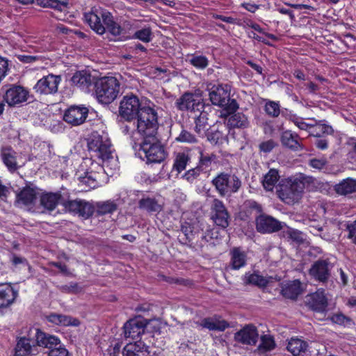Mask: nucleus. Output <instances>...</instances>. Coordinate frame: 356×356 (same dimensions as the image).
<instances>
[{"label":"nucleus","mask_w":356,"mask_h":356,"mask_svg":"<svg viewBox=\"0 0 356 356\" xmlns=\"http://www.w3.org/2000/svg\"><path fill=\"white\" fill-rule=\"evenodd\" d=\"M83 19L99 35H103L106 31L115 37H121L125 33L124 29L114 20L111 13L100 6H94L86 12Z\"/></svg>","instance_id":"f257e3e1"},{"label":"nucleus","mask_w":356,"mask_h":356,"mask_svg":"<svg viewBox=\"0 0 356 356\" xmlns=\"http://www.w3.org/2000/svg\"><path fill=\"white\" fill-rule=\"evenodd\" d=\"M88 147L94 156L101 160L105 161L106 166H111L113 169H118V161L108 135L102 134L97 131L92 132L88 139Z\"/></svg>","instance_id":"f03ea898"},{"label":"nucleus","mask_w":356,"mask_h":356,"mask_svg":"<svg viewBox=\"0 0 356 356\" xmlns=\"http://www.w3.org/2000/svg\"><path fill=\"white\" fill-rule=\"evenodd\" d=\"M132 147L138 157L147 163H161L167 156L164 146L156 136L154 137V140L145 139L140 143L134 142Z\"/></svg>","instance_id":"7ed1b4c3"},{"label":"nucleus","mask_w":356,"mask_h":356,"mask_svg":"<svg viewBox=\"0 0 356 356\" xmlns=\"http://www.w3.org/2000/svg\"><path fill=\"white\" fill-rule=\"evenodd\" d=\"M132 122L136 128L137 134L143 138V140H154V137L156 136L159 123L157 113L154 108L143 106L140 113Z\"/></svg>","instance_id":"20e7f679"},{"label":"nucleus","mask_w":356,"mask_h":356,"mask_svg":"<svg viewBox=\"0 0 356 356\" xmlns=\"http://www.w3.org/2000/svg\"><path fill=\"white\" fill-rule=\"evenodd\" d=\"M95 95L99 102L109 104L118 96L120 83L114 76H104L94 83Z\"/></svg>","instance_id":"39448f33"},{"label":"nucleus","mask_w":356,"mask_h":356,"mask_svg":"<svg viewBox=\"0 0 356 356\" xmlns=\"http://www.w3.org/2000/svg\"><path fill=\"white\" fill-rule=\"evenodd\" d=\"M231 86L228 84L213 85L209 92L212 104L220 107L227 114H231L238 108V104L230 98Z\"/></svg>","instance_id":"423d86ee"},{"label":"nucleus","mask_w":356,"mask_h":356,"mask_svg":"<svg viewBox=\"0 0 356 356\" xmlns=\"http://www.w3.org/2000/svg\"><path fill=\"white\" fill-rule=\"evenodd\" d=\"M211 184L221 197H230L237 193L242 187L241 179L232 172L218 173L213 178Z\"/></svg>","instance_id":"0eeeda50"},{"label":"nucleus","mask_w":356,"mask_h":356,"mask_svg":"<svg viewBox=\"0 0 356 356\" xmlns=\"http://www.w3.org/2000/svg\"><path fill=\"white\" fill-rule=\"evenodd\" d=\"M304 188V183L298 179H283L277 188V194L284 203L293 204L300 199Z\"/></svg>","instance_id":"6e6552de"},{"label":"nucleus","mask_w":356,"mask_h":356,"mask_svg":"<svg viewBox=\"0 0 356 356\" xmlns=\"http://www.w3.org/2000/svg\"><path fill=\"white\" fill-rule=\"evenodd\" d=\"M143 108L139 99L136 95H126L120 101L119 113L122 118L131 123L140 113Z\"/></svg>","instance_id":"1a4fd4ad"},{"label":"nucleus","mask_w":356,"mask_h":356,"mask_svg":"<svg viewBox=\"0 0 356 356\" xmlns=\"http://www.w3.org/2000/svg\"><path fill=\"white\" fill-rule=\"evenodd\" d=\"M175 104L179 111H186L193 113L201 111L204 108L201 96L193 92H185L177 99Z\"/></svg>","instance_id":"9d476101"},{"label":"nucleus","mask_w":356,"mask_h":356,"mask_svg":"<svg viewBox=\"0 0 356 356\" xmlns=\"http://www.w3.org/2000/svg\"><path fill=\"white\" fill-rule=\"evenodd\" d=\"M61 80L60 75L49 74L37 81L33 86V90L40 95H54L58 92Z\"/></svg>","instance_id":"9b49d317"},{"label":"nucleus","mask_w":356,"mask_h":356,"mask_svg":"<svg viewBox=\"0 0 356 356\" xmlns=\"http://www.w3.org/2000/svg\"><path fill=\"white\" fill-rule=\"evenodd\" d=\"M4 99L10 106H15L33 100V96L31 95L24 87L13 84L6 90Z\"/></svg>","instance_id":"f8f14e48"},{"label":"nucleus","mask_w":356,"mask_h":356,"mask_svg":"<svg viewBox=\"0 0 356 356\" xmlns=\"http://www.w3.org/2000/svg\"><path fill=\"white\" fill-rule=\"evenodd\" d=\"M211 214L212 220L217 226L222 229L228 227L229 215L222 201L217 198L213 200Z\"/></svg>","instance_id":"ddd939ff"},{"label":"nucleus","mask_w":356,"mask_h":356,"mask_svg":"<svg viewBox=\"0 0 356 356\" xmlns=\"http://www.w3.org/2000/svg\"><path fill=\"white\" fill-rule=\"evenodd\" d=\"M88 115V108L84 105H72L64 113L63 120L72 126L83 124Z\"/></svg>","instance_id":"4468645a"},{"label":"nucleus","mask_w":356,"mask_h":356,"mask_svg":"<svg viewBox=\"0 0 356 356\" xmlns=\"http://www.w3.org/2000/svg\"><path fill=\"white\" fill-rule=\"evenodd\" d=\"M332 264L327 259L316 261L309 269V275L315 280L325 283L330 277Z\"/></svg>","instance_id":"2eb2a0df"},{"label":"nucleus","mask_w":356,"mask_h":356,"mask_svg":"<svg viewBox=\"0 0 356 356\" xmlns=\"http://www.w3.org/2000/svg\"><path fill=\"white\" fill-rule=\"evenodd\" d=\"M38 192L35 187L27 186L23 188L16 196V204L19 207L32 209L38 200Z\"/></svg>","instance_id":"dca6fc26"},{"label":"nucleus","mask_w":356,"mask_h":356,"mask_svg":"<svg viewBox=\"0 0 356 356\" xmlns=\"http://www.w3.org/2000/svg\"><path fill=\"white\" fill-rule=\"evenodd\" d=\"M256 229L262 234L275 232L282 229V223L270 216L261 214L256 218Z\"/></svg>","instance_id":"f3484780"},{"label":"nucleus","mask_w":356,"mask_h":356,"mask_svg":"<svg viewBox=\"0 0 356 356\" xmlns=\"http://www.w3.org/2000/svg\"><path fill=\"white\" fill-rule=\"evenodd\" d=\"M0 159L8 170L16 172L21 165L18 163V154L10 146H2L0 149Z\"/></svg>","instance_id":"a211bd4d"},{"label":"nucleus","mask_w":356,"mask_h":356,"mask_svg":"<svg viewBox=\"0 0 356 356\" xmlns=\"http://www.w3.org/2000/svg\"><path fill=\"white\" fill-rule=\"evenodd\" d=\"M18 291L10 284L0 283V309L11 306L18 296Z\"/></svg>","instance_id":"6ab92c4d"},{"label":"nucleus","mask_w":356,"mask_h":356,"mask_svg":"<svg viewBox=\"0 0 356 356\" xmlns=\"http://www.w3.org/2000/svg\"><path fill=\"white\" fill-rule=\"evenodd\" d=\"M123 328L125 338L137 339L145 332V324L141 319L134 318L128 321Z\"/></svg>","instance_id":"aec40b11"},{"label":"nucleus","mask_w":356,"mask_h":356,"mask_svg":"<svg viewBox=\"0 0 356 356\" xmlns=\"http://www.w3.org/2000/svg\"><path fill=\"white\" fill-rule=\"evenodd\" d=\"M258 338L259 334L254 325H247L235 334L236 341L245 345H255Z\"/></svg>","instance_id":"412c9836"},{"label":"nucleus","mask_w":356,"mask_h":356,"mask_svg":"<svg viewBox=\"0 0 356 356\" xmlns=\"http://www.w3.org/2000/svg\"><path fill=\"white\" fill-rule=\"evenodd\" d=\"M94 77L87 71H79L71 79L72 83L85 92L90 91V88L94 84Z\"/></svg>","instance_id":"4be33fe9"},{"label":"nucleus","mask_w":356,"mask_h":356,"mask_svg":"<svg viewBox=\"0 0 356 356\" xmlns=\"http://www.w3.org/2000/svg\"><path fill=\"white\" fill-rule=\"evenodd\" d=\"M15 350V356H29L38 353L37 346L31 343V340L24 337L18 339Z\"/></svg>","instance_id":"5701e85b"},{"label":"nucleus","mask_w":356,"mask_h":356,"mask_svg":"<svg viewBox=\"0 0 356 356\" xmlns=\"http://www.w3.org/2000/svg\"><path fill=\"white\" fill-rule=\"evenodd\" d=\"M35 341L37 346L47 348L49 349V350L54 349L60 343L58 337L43 332L38 329L36 330L35 333Z\"/></svg>","instance_id":"b1692460"},{"label":"nucleus","mask_w":356,"mask_h":356,"mask_svg":"<svg viewBox=\"0 0 356 356\" xmlns=\"http://www.w3.org/2000/svg\"><path fill=\"white\" fill-rule=\"evenodd\" d=\"M181 230L188 242L193 241L196 238H201L202 241L204 242H209L210 239L213 238V233L211 231L208 230L206 233L195 232L193 230V227H192L188 222L182 224Z\"/></svg>","instance_id":"393cba45"},{"label":"nucleus","mask_w":356,"mask_h":356,"mask_svg":"<svg viewBox=\"0 0 356 356\" xmlns=\"http://www.w3.org/2000/svg\"><path fill=\"white\" fill-rule=\"evenodd\" d=\"M102 177L97 174L94 173L93 168L88 170L84 176L79 177V186L83 187L86 191L97 187L102 181Z\"/></svg>","instance_id":"a878e982"},{"label":"nucleus","mask_w":356,"mask_h":356,"mask_svg":"<svg viewBox=\"0 0 356 356\" xmlns=\"http://www.w3.org/2000/svg\"><path fill=\"white\" fill-rule=\"evenodd\" d=\"M123 356H147L148 346L140 340L127 343L123 348Z\"/></svg>","instance_id":"bb28decb"},{"label":"nucleus","mask_w":356,"mask_h":356,"mask_svg":"<svg viewBox=\"0 0 356 356\" xmlns=\"http://www.w3.org/2000/svg\"><path fill=\"white\" fill-rule=\"evenodd\" d=\"M63 200V197L58 193H46L40 197V204L47 210L51 211Z\"/></svg>","instance_id":"cd10ccee"},{"label":"nucleus","mask_w":356,"mask_h":356,"mask_svg":"<svg viewBox=\"0 0 356 356\" xmlns=\"http://www.w3.org/2000/svg\"><path fill=\"white\" fill-rule=\"evenodd\" d=\"M138 208L148 213H158L163 207L155 197L147 196L138 201Z\"/></svg>","instance_id":"c85d7f7f"},{"label":"nucleus","mask_w":356,"mask_h":356,"mask_svg":"<svg viewBox=\"0 0 356 356\" xmlns=\"http://www.w3.org/2000/svg\"><path fill=\"white\" fill-rule=\"evenodd\" d=\"M224 115H229L227 120V127L229 128L245 129L249 126L248 118L243 113L234 111L231 114L225 113Z\"/></svg>","instance_id":"c756f323"},{"label":"nucleus","mask_w":356,"mask_h":356,"mask_svg":"<svg viewBox=\"0 0 356 356\" xmlns=\"http://www.w3.org/2000/svg\"><path fill=\"white\" fill-rule=\"evenodd\" d=\"M299 136L290 130L282 132L281 136L282 144L293 151L301 149L302 147L299 143Z\"/></svg>","instance_id":"7c9ffc66"},{"label":"nucleus","mask_w":356,"mask_h":356,"mask_svg":"<svg viewBox=\"0 0 356 356\" xmlns=\"http://www.w3.org/2000/svg\"><path fill=\"white\" fill-rule=\"evenodd\" d=\"M120 204L119 199L98 202L96 204L97 213L99 216L112 214L117 211Z\"/></svg>","instance_id":"2f4dec72"},{"label":"nucleus","mask_w":356,"mask_h":356,"mask_svg":"<svg viewBox=\"0 0 356 356\" xmlns=\"http://www.w3.org/2000/svg\"><path fill=\"white\" fill-rule=\"evenodd\" d=\"M47 320L57 325L79 326L80 325V321L77 318L63 314H51L47 316Z\"/></svg>","instance_id":"473e14b6"},{"label":"nucleus","mask_w":356,"mask_h":356,"mask_svg":"<svg viewBox=\"0 0 356 356\" xmlns=\"http://www.w3.org/2000/svg\"><path fill=\"white\" fill-rule=\"evenodd\" d=\"M309 304L314 311L323 312L327 307V300L323 292H316L311 296Z\"/></svg>","instance_id":"72a5a7b5"},{"label":"nucleus","mask_w":356,"mask_h":356,"mask_svg":"<svg viewBox=\"0 0 356 356\" xmlns=\"http://www.w3.org/2000/svg\"><path fill=\"white\" fill-rule=\"evenodd\" d=\"M334 191L341 195H346L356 192V180L347 178L334 186Z\"/></svg>","instance_id":"f704fd0d"},{"label":"nucleus","mask_w":356,"mask_h":356,"mask_svg":"<svg viewBox=\"0 0 356 356\" xmlns=\"http://www.w3.org/2000/svg\"><path fill=\"white\" fill-rule=\"evenodd\" d=\"M301 283L299 280L286 283L282 289V294L283 296L290 299H296L298 296L301 293Z\"/></svg>","instance_id":"c9c22d12"},{"label":"nucleus","mask_w":356,"mask_h":356,"mask_svg":"<svg viewBox=\"0 0 356 356\" xmlns=\"http://www.w3.org/2000/svg\"><path fill=\"white\" fill-rule=\"evenodd\" d=\"M279 171L275 168L270 169L262 179V185L264 189L268 191H272L279 181Z\"/></svg>","instance_id":"e433bc0d"},{"label":"nucleus","mask_w":356,"mask_h":356,"mask_svg":"<svg viewBox=\"0 0 356 356\" xmlns=\"http://www.w3.org/2000/svg\"><path fill=\"white\" fill-rule=\"evenodd\" d=\"M232 267L234 270H238L246 264L247 255L244 251L238 248H235L231 251Z\"/></svg>","instance_id":"4c0bfd02"},{"label":"nucleus","mask_w":356,"mask_h":356,"mask_svg":"<svg viewBox=\"0 0 356 356\" xmlns=\"http://www.w3.org/2000/svg\"><path fill=\"white\" fill-rule=\"evenodd\" d=\"M243 282L246 284H251L259 287H266L268 282V277H264L258 273H245Z\"/></svg>","instance_id":"58836bf2"},{"label":"nucleus","mask_w":356,"mask_h":356,"mask_svg":"<svg viewBox=\"0 0 356 356\" xmlns=\"http://www.w3.org/2000/svg\"><path fill=\"white\" fill-rule=\"evenodd\" d=\"M275 346L274 337L270 334H264L261 336L257 350L259 354H264L275 349Z\"/></svg>","instance_id":"ea45409f"},{"label":"nucleus","mask_w":356,"mask_h":356,"mask_svg":"<svg viewBox=\"0 0 356 356\" xmlns=\"http://www.w3.org/2000/svg\"><path fill=\"white\" fill-rule=\"evenodd\" d=\"M307 348V342L298 338H291L286 346L287 350L294 356H298L301 353L305 352Z\"/></svg>","instance_id":"a19ab883"},{"label":"nucleus","mask_w":356,"mask_h":356,"mask_svg":"<svg viewBox=\"0 0 356 356\" xmlns=\"http://www.w3.org/2000/svg\"><path fill=\"white\" fill-rule=\"evenodd\" d=\"M207 140L213 145L222 144L227 140V135L218 127H213L207 133Z\"/></svg>","instance_id":"79ce46f5"},{"label":"nucleus","mask_w":356,"mask_h":356,"mask_svg":"<svg viewBox=\"0 0 356 356\" xmlns=\"http://www.w3.org/2000/svg\"><path fill=\"white\" fill-rule=\"evenodd\" d=\"M201 325L209 330L224 331L229 327V324L225 321L215 320L210 318H204L202 321Z\"/></svg>","instance_id":"37998d69"},{"label":"nucleus","mask_w":356,"mask_h":356,"mask_svg":"<svg viewBox=\"0 0 356 356\" xmlns=\"http://www.w3.org/2000/svg\"><path fill=\"white\" fill-rule=\"evenodd\" d=\"M102 161V164H99L96 162L91 161L90 167L89 168V170H91V168H93L94 173L97 174L102 177V179L104 178V175L106 174L107 176L112 177L114 175V172L118 170V169H113L111 167L106 166L105 165V161Z\"/></svg>","instance_id":"c03bdc74"},{"label":"nucleus","mask_w":356,"mask_h":356,"mask_svg":"<svg viewBox=\"0 0 356 356\" xmlns=\"http://www.w3.org/2000/svg\"><path fill=\"white\" fill-rule=\"evenodd\" d=\"M188 63L197 70H204L209 65V59L207 56L197 53L188 56Z\"/></svg>","instance_id":"a18cd8bd"},{"label":"nucleus","mask_w":356,"mask_h":356,"mask_svg":"<svg viewBox=\"0 0 356 356\" xmlns=\"http://www.w3.org/2000/svg\"><path fill=\"white\" fill-rule=\"evenodd\" d=\"M282 115L293 122L300 129L307 130L312 126L306 123L303 119L286 108L282 110Z\"/></svg>","instance_id":"49530a36"},{"label":"nucleus","mask_w":356,"mask_h":356,"mask_svg":"<svg viewBox=\"0 0 356 356\" xmlns=\"http://www.w3.org/2000/svg\"><path fill=\"white\" fill-rule=\"evenodd\" d=\"M208 113L202 109L195 113V130L198 134H201L204 131L207 125Z\"/></svg>","instance_id":"de8ad7c7"},{"label":"nucleus","mask_w":356,"mask_h":356,"mask_svg":"<svg viewBox=\"0 0 356 356\" xmlns=\"http://www.w3.org/2000/svg\"><path fill=\"white\" fill-rule=\"evenodd\" d=\"M264 110L267 115L273 118H277L282 112L279 102L270 99L265 100Z\"/></svg>","instance_id":"09e8293b"},{"label":"nucleus","mask_w":356,"mask_h":356,"mask_svg":"<svg viewBox=\"0 0 356 356\" xmlns=\"http://www.w3.org/2000/svg\"><path fill=\"white\" fill-rule=\"evenodd\" d=\"M190 161L189 156L184 153H178L175 159L172 169L180 173L186 168L188 163Z\"/></svg>","instance_id":"8fccbe9b"},{"label":"nucleus","mask_w":356,"mask_h":356,"mask_svg":"<svg viewBox=\"0 0 356 356\" xmlns=\"http://www.w3.org/2000/svg\"><path fill=\"white\" fill-rule=\"evenodd\" d=\"M133 38L139 40L145 43L151 42L153 38V33L151 27L147 26L136 31L133 35Z\"/></svg>","instance_id":"3c124183"},{"label":"nucleus","mask_w":356,"mask_h":356,"mask_svg":"<svg viewBox=\"0 0 356 356\" xmlns=\"http://www.w3.org/2000/svg\"><path fill=\"white\" fill-rule=\"evenodd\" d=\"M94 211L95 207L91 203L81 199L77 215L87 219L93 214Z\"/></svg>","instance_id":"603ef678"},{"label":"nucleus","mask_w":356,"mask_h":356,"mask_svg":"<svg viewBox=\"0 0 356 356\" xmlns=\"http://www.w3.org/2000/svg\"><path fill=\"white\" fill-rule=\"evenodd\" d=\"M314 130L311 132L310 135L316 138H320L322 135H331L333 134L334 130L330 125L325 124H318L312 127Z\"/></svg>","instance_id":"864d4df0"},{"label":"nucleus","mask_w":356,"mask_h":356,"mask_svg":"<svg viewBox=\"0 0 356 356\" xmlns=\"http://www.w3.org/2000/svg\"><path fill=\"white\" fill-rule=\"evenodd\" d=\"M43 7H49L62 10L67 5L68 0H37Z\"/></svg>","instance_id":"5fc2aeb1"},{"label":"nucleus","mask_w":356,"mask_h":356,"mask_svg":"<svg viewBox=\"0 0 356 356\" xmlns=\"http://www.w3.org/2000/svg\"><path fill=\"white\" fill-rule=\"evenodd\" d=\"M81 199H76L73 200H67L63 197L61 202V205L63 206L65 211L77 215L79 208L80 207Z\"/></svg>","instance_id":"6e6d98bb"},{"label":"nucleus","mask_w":356,"mask_h":356,"mask_svg":"<svg viewBox=\"0 0 356 356\" xmlns=\"http://www.w3.org/2000/svg\"><path fill=\"white\" fill-rule=\"evenodd\" d=\"M261 127L264 134L273 136L276 130H280L282 125H275L274 120H268L263 122Z\"/></svg>","instance_id":"4d7b16f0"},{"label":"nucleus","mask_w":356,"mask_h":356,"mask_svg":"<svg viewBox=\"0 0 356 356\" xmlns=\"http://www.w3.org/2000/svg\"><path fill=\"white\" fill-rule=\"evenodd\" d=\"M176 140L181 143H195L197 141L196 137L193 134L184 129H183L179 135L176 138Z\"/></svg>","instance_id":"13d9d810"},{"label":"nucleus","mask_w":356,"mask_h":356,"mask_svg":"<svg viewBox=\"0 0 356 356\" xmlns=\"http://www.w3.org/2000/svg\"><path fill=\"white\" fill-rule=\"evenodd\" d=\"M331 320L333 323L346 326L351 323V319L343 314H335L331 317Z\"/></svg>","instance_id":"bf43d9fd"},{"label":"nucleus","mask_w":356,"mask_h":356,"mask_svg":"<svg viewBox=\"0 0 356 356\" xmlns=\"http://www.w3.org/2000/svg\"><path fill=\"white\" fill-rule=\"evenodd\" d=\"M121 131L125 135H130V138L133 142L131 145H133L134 142H136V138L134 136L135 134H137V132L136 128L134 127V124L132 127L129 124H124L121 127Z\"/></svg>","instance_id":"052dcab7"},{"label":"nucleus","mask_w":356,"mask_h":356,"mask_svg":"<svg viewBox=\"0 0 356 356\" xmlns=\"http://www.w3.org/2000/svg\"><path fill=\"white\" fill-rule=\"evenodd\" d=\"M216 159V156L213 154H204L203 153H201L200 162L202 165H204L206 168H207L211 165V162L214 161Z\"/></svg>","instance_id":"680f3d73"},{"label":"nucleus","mask_w":356,"mask_h":356,"mask_svg":"<svg viewBox=\"0 0 356 356\" xmlns=\"http://www.w3.org/2000/svg\"><path fill=\"white\" fill-rule=\"evenodd\" d=\"M275 146V143L273 140H268L264 142H262L259 144V149L261 152L264 153L270 152Z\"/></svg>","instance_id":"e2e57ef3"},{"label":"nucleus","mask_w":356,"mask_h":356,"mask_svg":"<svg viewBox=\"0 0 356 356\" xmlns=\"http://www.w3.org/2000/svg\"><path fill=\"white\" fill-rule=\"evenodd\" d=\"M347 231L348 232V238L350 239L352 243L356 245V220L348 225Z\"/></svg>","instance_id":"0e129e2a"},{"label":"nucleus","mask_w":356,"mask_h":356,"mask_svg":"<svg viewBox=\"0 0 356 356\" xmlns=\"http://www.w3.org/2000/svg\"><path fill=\"white\" fill-rule=\"evenodd\" d=\"M49 356H69L67 350L59 345L49 352Z\"/></svg>","instance_id":"69168bd1"},{"label":"nucleus","mask_w":356,"mask_h":356,"mask_svg":"<svg viewBox=\"0 0 356 356\" xmlns=\"http://www.w3.org/2000/svg\"><path fill=\"white\" fill-rule=\"evenodd\" d=\"M315 146L321 150L327 149L328 147V140L325 138H317L314 142Z\"/></svg>","instance_id":"338daca9"},{"label":"nucleus","mask_w":356,"mask_h":356,"mask_svg":"<svg viewBox=\"0 0 356 356\" xmlns=\"http://www.w3.org/2000/svg\"><path fill=\"white\" fill-rule=\"evenodd\" d=\"M10 261L12 263V264L13 266H17V265H19V264H27V260L24 258V257H19L15 254H13L11 256H10Z\"/></svg>","instance_id":"774afa93"}]
</instances>
